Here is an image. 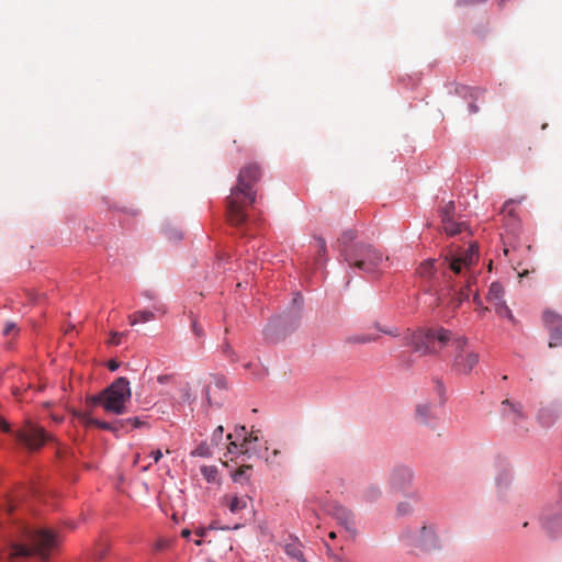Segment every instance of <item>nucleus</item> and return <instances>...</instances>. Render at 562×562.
<instances>
[{"label":"nucleus","mask_w":562,"mask_h":562,"mask_svg":"<svg viewBox=\"0 0 562 562\" xmlns=\"http://www.w3.org/2000/svg\"><path fill=\"white\" fill-rule=\"evenodd\" d=\"M261 178V170L257 164L244 166L237 177V183L232 188L226 199V213L229 223L234 226H241L247 221L245 207L256 202V183Z\"/></svg>","instance_id":"nucleus-1"},{"label":"nucleus","mask_w":562,"mask_h":562,"mask_svg":"<svg viewBox=\"0 0 562 562\" xmlns=\"http://www.w3.org/2000/svg\"><path fill=\"white\" fill-rule=\"evenodd\" d=\"M131 396L128 380L120 376L99 394L88 397L87 403L92 406L100 405L106 413L122 415L126 413V403Z\"/></svg>","instance_id":"nucleus-2"},{"label":"nucleus","mask_w":562,"mask_h":562,"mask_svg":"<svg viewBox=\"0 0 562 562\" xmlns=\"http://www.w3.org/2000/svg\"><path fill=\"white\" fill-rule=\"evenodd\" d=\"M345 261L351 268H357L364 272H372L382 262L383 254L372 245L359 243L356 244L355 251H345Z\"/></svg>","instance_id":"nucleus-3"},{"label":"nucleus","mask_w":562,"mask_h":562,"mask_svg":"<svg viewBox=\"0 0 562 562\" xmlns=\"http://www.w3.org/2000/svg\"><path fill=\"white\" fill-rule=\"evenodd\" d=\"M401 539L409 547L423 552H431L440 548V540L435 525H423L418 529H406L402 532Z\"/></svg>","instance_id":"nucleus-4"},{"label":"nucleus","mask_w":562,"mask_h":562,"mask_svg":"<svg viewBox=\"0 0 562 562\" xmlns=\"http://www.w3.org/2000/svg\"><path fill=\"white\" fill-rule=\"evenodd\" d=\"M15 440L30 451L38 450L50 436L37 424L26 420L24 425L13 432Z\"/></svg>","instance_id":"nucleus-5"},{"label":"nucleus","mask_w":562,"mask_h":562,"mask_svg":"<svg viewBox=\"0 0 562 562\" xmlns=\"http://www.w3.org/2000/svg\"><path fill=\"white\" fill-rule=\"evenodd\" d=\"M477 260L479 247L476 243L471 244L468 249L462 250L457 255H450L446 257L449 269L454 274H462L464 271V278L473 276L471 268L477 262Z\"/></svg>","instance_id":"nucleus-6"},{"label":"nucleus","mask_w":562,"mask_h":562,"mask_svg":"<svg viewBox=\"0 0 562 562\" xmlns=\"http://www.w3.org/2000/svg\"><path fill=\"white\" fill-rule=\"evenodd\" d=\"M405 345L412 346L416 352L424 356L438 353L437 347L432 345L430 335H428V328L408 333L405 336Z\"/></svg>","instance_id":"nucleus-7"},{"label":"nucleus","mask_w":562,"mask_h":562,"mask_svg":"<svg viewBox=\"0 0 562 562\" xmlns=\"http://www.w3.org/2000/svg\"><path fill=\"white\" fill-rule=\"evenodd\" d=\"M414 473L406 465H397L389 474L387 485L391 492L403 493L412 486Z\"/></svg>","instance_id":"nucleus-8"},{"label":"nucleus","mask_w":562,"mask_h":562,"mask_svg":"<svg viewBox=\"0 0 562 562\" xmlns=\"http://www.w3.org/2000/svg\"><path fill=\"white\" fill-rule=\"evenodd\" d=\"M543 322L550 331L549 347L554 348L562 345V316L552 310L543 312Z\"/></svg>","instance_id":"nucleus-9"},{"label":"nucleus","mask_w":562,"mask_h":562,"mask_svg":"<svg viewBox=\"0 0 562 562\" xmlns=\"http://www.w3.org/2000/svg\"><path fill=\"white\" fill-rule=\"evenodd\" d=\"M480 356L476 351L470 350L453 357L452 370L458 374L469 375L473 368L479 363Z\"/></svg>","instance_id":"nucleus-10"},{"label":"nucleus","mask_w":562,"mask_h":562,"mask_svg":"<svg viewBox=\"0 0 562 562\" xmlns=\"http://www.w3.org/2000/svg\"><path fill=\"white\" fill-rule=\"evenodd\" d=\"M324 510L347 530L352 531L355 529L353 514L348 508L338 503H330L324 508Z\"/></svg>","instance_id":"nucleus-11"},{"label":"nucleus","mask_w":562,"mask_h":562,"mask_svg":"<svg viewBox=\"0 0 562 562\" xmlns=\"http://www.w3.org/2000/svg\"><path fill=\"white\" fill-rule=\"evenodd\" d=\"M428 335H430L431 342L438 351L450 345L454 338L453 333L442 326L428 327Z\"/></svg>","instance_id":"nucleus-12"},{"label":"nucleus","mask_w":562,"mask_h":562,"mask_svg":"<svg viewBox=\"0 0 562 562\" xmlns=\"http://www.w3.org/2000/svg\"><path fill=\"white\" fill-rule=\"evenodd\" d=\"M503 416L518 427H524L522 420L525 419L522 406L519 403H512L509 400L502 402Z\"/></svg>","instance_id":"nucleus-13"},{"label":"nucleus","mask_w":562,"mask_h":562,"mask_svg":"<svg viewBox=\"0 0 562 562\" xmlns=\"http://www.w3.org/2000/svg\"><path fill=\"white\" fill-rule=\"evenodd\" d=\"M542 526L550 536H562V512L553 516L544 517Z\"/></svg>","instance_id":"nucleus-14"},{"label":"nucleus","mask_w":562,"mask_h":562,"mask_svg":"<svg viewBox=\"0 0 562 562\" xmlns=\"http://www.w3.org/2000/svg\"><path fill=\"white\" fill-rule=\"evenodd\" d=\"M357 238V232L353 229L345 231L337 240L340 256L345 259V251H355L356 244L352 243Z\"/></svg>","instance_id":"nucleus-15"},{"label":"nucleus","mask_w":562,"mask_h":562,"mask_svg":"<svg viewBox=\"0 0 562 562\" xmlns=\"http://www.w3.org/2000/svg\"><path fill=\"white\" fill-rule=\"evenodd\" d=\"M474 281V276H469L468 278H465V286L456 292L449 302V305H451L453 310L458 308L463 301L469 299L471 292V284Z\"/></svg>","instance_id":"nucleus-16"},{"label":"nucleus","mask_w":562,"mask_h":562,"mask_svg":"<svg viewBox=\"0 0 562 562\" xmlns=\"http://www.w3.org/2000/svg\"><path fill=\"white\" fill-rule=\"evenodd\" d=\"M361 497L364 502L375 503L382 497V488L379 484L371 483L362 490Z\"/></svg>","instance_id":"nucleus-17"},{"label":"nucleus","mask_w":562,"mask_h":562,"mask_svg":"<svg viewBox=\"0 0 562 562\" xmlns=\"http://www.w3.org/2000/svg\"><path fill=\"white\" fill-rule=\"evenodd\" d=\"M505 290L504 286L499 282H493L490 285L487 293V301L494 305L498 302H504Z\"/></svg>","instance_id":"nucleus-18"},{"label":"nucleus","mask_w":562,"mask_h":562,"mask_svg":"<svg viewBox=\"0 0 562 562\" xmlns=\"http://www.w3.org/2000/svg\"><path fill=\"white\" fill-rule=\"evenodd\" d=\"M416 418L420 424L428 425L434 418L431 406L428 403H422L416 406Z\"/></svg>","instance_id":"nucleus-19"},{"label":"nucleus","mask_w":562,"mask_h":562,"mask_svg":"<svg viewBox=\"0 0 562 562\" xmlns=\"http://www.w3.org/2000/svg\"><path fill=\"white\" fill-rule=\"evenodd\" d=\"M224 501L233 514H237L247 507L246 497L225 496Z\"/></svg>","instance_id":"nucleus-20"},{"label":"nucleus","mask_w":562,"mask_h":562,"mask_svg":"<svg viewBox=\"0 0 562 562\" xmlns=\"http://www.w3.org/2000/svg\"><path fill=\"white\" fill-rule=\"evenodd\" d=\"M450 347L452 348V358L454 356H458L459 353H464L471 350L469 348V340L464 336H454L450 344Z\"/></svg>","instance_id":"nucleus-21"},{"label":"nucleus","mask_w":562,"mask_h":562,"mask_svg":"<svg viewBox=\"0 0 562 562\" xmlns=\"http://www.w3.org/2000/svg\"><path fill=\"white\" fill-rule=\"evenodd\" d=\"M284 551L290 558L296 560L297 562H306L303 557L302 544L300 542L294 541L291 543H286L284 547Z\"/></svg>","instance_id":"nucleus-22"},{"label":"nucleus","mask_w":562,"mask_h":562,"mask_svg":"<svg viewBox=\"0 0 562 562\" xmlns=\"http://www.w3.org/2000/svg\"><path fill=\"white\" fill-rule=\"evenodd\" d=\"M442 226L445 232L450 235L454 236L459 233H461L463 229H465L464 223H456L450 216L445 217V222H442Z\"/></svg>","instance_id":"nucleus-23"},{"label":"nucleus","mask_w":562,"mask_h":562,"mask_svg":"<svg viewBox=\"0 0 562 562\" xmlns=\"http://www.w3.org/2000/svg\"><path fill=\"white\" fill-rule=\"evenodd\" d=\"M155 318V314L150 311H138L128 316L130 324L135 326L138 323H147Z\"/></svg>","instance_id":"nucleus-24"},{"label":"nucleus","mask_w":562,"mask_h":562,"mask_svg":"<svg viewBox=\"0 0 562 562\" xmlns=\"http://www.w3.org/2000/svg\"><path fill=\"white\" fill-rule=\"evenodd\" d=\"M378 336L369 335V334H357L349 336L346 341L348 344H368L371 341H375Z\"/></svg>","instance_id":"nucleus-25"},{"label":"nucleus","mask_w":562,"mask_h":562,"mask_svg":"<svg viewBox=\"0 0 562 562\" xmlns=\"http://www.w3.org/2000/svg\"><path fill=\"white\" fill-rule=\"evenodd\" d=\"M418 274L423 278H429L435 272V261L434 260H427L423 262L417 270Z\"/></svg>","instance_id":"nucleus-26"},{"label":"nucleus","mask_w":562,"mask_h":562,"mask_svg":"<svg viewBox=\"0 0 562 562\" xmlns=\"http://www.w3.org/2000/svg\"><path fill=\"white\" fill-rule=\"evenodd\" d=\"M495 312L501 316V317H506L508 319H513L514 316H513V313L510 311V308L507 306L506 302H498L496 304L493 305Z\"/></svg>","instance_id":"nucleus-27"},{"label":"nucleus","mask_w":562,"mask_h":562,"mask_svg":"<svg viewBox=\"0 0 562 562\" xmlns=\"http://www.w3.org/2000/svg\"><path fill=\"white\" fill-rule=\"evenodd\" d=\"M74 416L86 427L95 426L97 419L91 417L88 413L75 412Z\"/></svg>","instance_id":"nucleus-28"},{"label":"nucleus","mask_w":562,"mask_h":562,"mask_svg":"<svg viewBox=\"0 0 562 562\" xmlns=\"http://www.w3.org/2000/svg\"><path fill=\"white\" fill-rule=\"evenodd\" d=\"M413 513V506L409 502H400L396 506V515L400 517L411 515Z\"/></svg>","instance_id":"nucleus-29"},{"label":"nucleus","mask_w":562,"mask_h":562,"mask_svg":"<svg viewBox=\"0 0 562 562\" xmlns=\"http://www.w3.org/2000/svg\"><path fill=\"white\" fill-rule=\"evenodd\" d=\"M222 352L224 356L229 358L232 362H236L238 360L236 352L234 351L233 347L229 345L228 341H225L222 345Z\"/></svg>","instance_id":"nucleus-30"},{"label":"nucleus","mask_w":562,"mask_h":562,"mask_svg":"<svg viewBox=\"0 0 562 562\" xmlns=\"http://www.w3.org/2000/svg\"><path fill=\"white\" fill-rule=\"evenodd\" d=\"M127 333H120V331H111L110 338L108 340L109 345L117 346L121 344V338L125 337Z\"/></svg>","instance_id":"nucleus-31"},{"label":"nucleus","mask_w":562,"mask_h":562,"mask_svg":"<svg viewBox=\"0 0 562 562\" xmlns=\"http://www.w3.org/2000/svg\"><path fill=\"white\" fill-rule=\"evenodd\" d=\"M513 200H508L502 207V214L510 217H515V207L513 206Z\"/></svg>","instance_id":"nucleus-32"},{"label":"nucleus","mask_w":562,"mask_h":562,"mask_svg":"<svg viewBox=\"0 0 562 562\" xmlns=\"http://www.w3.org/2000/svg\"><path fill=\"white\" fill-rule=\"evenodd\" d=\"M227 450H228V453H246L247 452V449H245V445L241 443L240 446H238L235 441H231L228 447H227Z\"/></svg>","instance_id":"nucleus-33"},{"label":"nucleus","mask_w":562,"mask_h":562,"mask_svg":"<svg viewBox=\"0 0 562 562\" xmlns=\"http://www.w3.org/2000/svg\"><path fill=\"white\" fill-rule=\"evenodd\" d=\"M112 427H113V429H111V432H113L116 436H119V432L121 430L127 428L125 419H120V420L112 423Z\"/></svg>","instance_id":"nucleus-34"},{"label":"nucleus","mask_w":562,"mask_h":562,"mask_svg":"<svg viewBox=\"0 0 562 562\" xmlns=\"http://www.w3.org/2000/svg\"><path fill=\"white\" fill-rule=\"evenodd\" d=\"M223 432H224V429L222 426H218L214 432H213V436H212V443L214 445H218L221 441H222V438H223Z\"/></svg>","instance_id":"nucleus-35"},{"label":"nucleus","mask_w":562,"mask_h":562,"mask_svg":"<svg viewBox=\"0 0 562 562\" xmlns=\"http://www.w3.org/2000/svg\"><path fill=\"white\" fill-rule=\"evenodd\" d=\"M454 213V203L453 202H449L443 211H442V214H441V222H445V217L446 216H450L452 218V215Z\"/></svg>","instance_id":"nucleus-36"},{"label":"nucleus","mask_w":562,"mask_h":562,"mask_svg":"<svg viewBox=\"0 0 562 562\" xmlns=\"http://www.w3.org/2000/svg\"><path fill=\"white\" fill-rule=\"evenodd\" d=\"M375 327L383 334L385 335H390V336H393V337H397L400 335V331L396 327H392V328H386V327H381L380 325H375Z\"/></svg>","instance_id":"nucleus-37"},{"label":"nucleus","mask_w":562,"mask_h":562,"mask_svg":"<svg viewBox=\"0 0 562 562\" xmlns=\"http://www.w3.org/2000/svg\"><path fill=\"white\" fill-rule=\"evenodd\" d=\"M193 453L200 457L211 456V453L209 452V447L205 443H201Z\"/></svg>","instance_id":"nucleus-38"},{"label":"nucleus","mask_w":562,"mask_h":562,"mask_svg":"<svg viewBox=\"0 0 562 562\" xmlns=\"http://www.w3.org/2000/svg\"><path fill=\"white\" fill-rule=\"evenodd\" d=\"M192 330L194 333V335L198 337V338H201L203 337L204 333H203V328L198 324V321L195 318L192 319Z\"/></svg>","instance_id":"nucleus-39"},{"label":"nucleus","mask_w":562,"mask_h":562,"mask_svg":"<svg viewBox=\"0 0 562 562\" xmlns=\"http://www.w3.org/2000/svg\"><path fill=\"white\" fill-rule=\"evenodd\" d=\"M125 423H126V426L127 427L130 426L131 428H137L140 425H143V422H140L139 418H137V417L126 418Z\"/></svg>","instance_id":"nucleus-40"},{"label":"nucleus","mask_w":562,"mask_h":562,"mask_svg":"<svg viewBox=\"0 0 562 562\" xmlns=\"http://www.w3.org/2000/svg\"><path fill=\"white\" fill-rule=\"evenodd\" d=\"M317 243H318V256L323 257L326 254V241L324 238L318 237Z\"/></svg>","instance_id":"nucleus-41"},{"label":"nucleus","mask_w":562,"mask_h":562,"mask_svg":"<svg viewBox=\"0 0 562 562\" xmlns=\"http://www.w3.org/2000/svg\"><path fill=\"white\" fill-rule=\"evenodd\" d=\"M95 427L103 429V430H108V431H111V429H113L112 423L102 422L99 419L95 420Z\"/></svg>","instance_id":"nucleus-42"},{"label":"nucleus","mask_w":562,"mask_h":562,"mask_svg":"<svg viewBox=\"0 0 562 562\" xmlns=\"http://www.w3.org/2000/svg\"><path fill=\"white\" fill-rule=\"evenodd\" d=\"M473 301L477 305L479 313L483 315L487 311V307L482 306V302L477 293H475Z\"/></svg>","instance_id":"nucleus-43"},{"label":"nucleus","mask_w":562,"mask_h":562,"mask_svg":"<svg viewBox=\"0 0 562 562\" xmlns=\"http://www.w3.org/2000/svg\"><path fill=\"white\" fill-rule=\"evenodd\" d=\"M279 454H280V450L274 449V450L272 451V456L267 458V461H268L270 464L281 465V463H280V462H278V461L276 460V458H277Z\"/></svg>","instance_id":"nucleus-44"},{"label":"nucleus","mask_w":562,"mask_h":562,"mask_svg":"<svg viewBox=\"0 0 562 562\" xmlns=\"http://www.w3.org/2000/svg\"><path fill=\"white\" fill-rule=\"evenodd\" d=\"M251 469V465H243L240 467L234 474V480H237L239 476L244 475L248 470Z\"/></svg>","instance_id":"nucleus-45"},{"label":"nucleus","mask_w":562,"mask_h":562,"mask_svg":"<svg viewBox=\"0 0 562 562\" xmlns=\"http://www.w3.org/2000/svg\"><path fill=\"white\" fill-rule=\"evenodd\" d=\"M214 384L217 389H225L226 387V381L222 376H214Z\"/></svg>","instance_id":"nucleus-46"},{"label":"nucleus","mask_w":562,"mask_h":562,"mask_svg":"<svg viewBox=\"0 0 562 562\" xmlns=\"http://www.w3.org/2000/svg\"><path fill=\"white\" fill-rule=\"evenodd\" d=\"M257 432L258 431H251L248 437H244L243 443L246 445L247 442L258 441L259 437Z\"/></svg>","instance_id":"nucleus-47"},{"label":"nucleus","mask_w":562,"mask_h":562,"mask_svg":"<svg viewBox=\"0 0 562 562\" xmlns=\"http://www.w3.org/2000/svg\"><path fill=\"white\" fill-rule=\"evenodd\" d=\"M151 458L154 459V462L157 463L160 461V459L162 458V452L161 450L157 449L155 451H153L150 453Z\"/></svg>","instance_id":"nucleus-48"},{"label":"nucleus","mask_w":562,"mask_h":562,"mask_svg":"<svg viewBox=\"0 0 562 562\" xmlns=\"http://www.w3.org/2000/svg\"><path fill=\"white\" fill-rule=\"evenodd\" d=\"M0 430L10 432V425L0 416Z\"/></svg>","instance_id":"nucleus-49"},{"label":"nucleus","mask_w":562,"mask_h":562,"mask_svg":"<svg viewBox=\"0 0 562 562\" xmlns=\"http://www.w3.org/2000/svg\"><path fill=\"white\" fill-rule=\"evenodd\" d=\"M119 367H120V363L115 360H110L108 362V368L110 371H116L119 369Z\"/></svg>","instance_id":"nucleus-50"},{"label":"nucleus","mask_w":562,"mask_h":562,"mask_svg":"<svg viewBox=\"0 0 562 562\" xmlns=\"http://www.w3.org/2000/svg\"><path fill=\"white\" fill-rule=\"evenodd\" d=\"M15 328V325L13 323H9L3 328V335L8 336L10 333Z\"/></svg>","instance_id":"nucleus-51"},{"label":"nucleus","mask_w":562,"mask_h":562,"mask_svg":"<svg viewBox=\"0 0 562 562\" xmlns=\"http://www.w3.org/2000/svg\"><path fill=\"white\" fill-rule=\"evenodd\" d=\"M456 91H457L458 93L462 94V93H465V92L471 91V89H470V88H468V87L462 86V87H458V88L456 89Z\"/></svg>","instance_id":"nucleus-52"},{"label":"nucleus","mask_w":562,"mask_h":562,"mask_svg":"<svg viewBox=\"0 0 562 562\" xmlns=\"http://www.w3.org/2000/svg\"><path fill=\"white\" fill-rule=\"evenodd\" d=\"M207 529H211V530H215V529H223V530H225V529H229V528H228V527H218V526L216 525V522H212V524L209 526V528H207Z\"/></svg>","instance_id":"nucleus-53"},{"label":"nucleus","mask_w":562,"mask_h":562,"mask_svg":"<svg viewBox=\"0 0 562 562\" xmlns=\"http://www.w3.org/2000/svg\"><path fill=\"white\" fill-rule=\"evenodd\" d=\"M170 376L169 375H159L157 378L158 382L159 383H166L167 381H169Z\"/></svg>","instance_id":"nucleus-54"},{"label":"nucleus","mask_w":562,"mask_h":562,"mask_svg":"<svg viewBox=\"0 0 562 562\" xmlns=\"http://www.w3.org/2000/svg\"><path fill=\"white\" fill-rule=\"evenodd\" d=\"M206 532V528H198L195 530V535L199 536V537H203Z\"/></svg>","instance_id":"nucleus-55"},{"label":"nucleus","mask_w":562,"mask_h":562,"mask_svg":"<svg viewBox=\"0 0 562 562\" xmlns=\"http://www.w3.org/2000/svg\"><path fill=\"white\" fill-rule=\"evenodd\" d=\"M442 301H443V293H439L438 296L436 297V305L439 306L440 304H442Z\"/></svg>","instance_id":"nucleus-56"},{"label":"nucleus","mask_w":562,"mask_h":562,"mask_svg":"<svg viewBox=\"0 0 562 562\" xmlns=\"http://www.w3.org/2000/svg\"><path fill=\"white\" fill-rule=\"evenodd\" d=\"M469 110H470L471 113H476L479 111V108L474 103H471L469 105Z\"/></svg>","instance_id":"nucleus-57"},{"label":"nucleus","mask_w":562,"mask_h":562,"mask_svg":"<svg viewBox=\"0 0 562 562\" xmlns=\"http://www.w3.org/2000/svg\"><path fill=\"white\" fill-rule=\"evenodd\" d=\"M236 434H237V436L245 435L246 434L245 426H241L239 429H236Z\"/></svg>","instance_id":"nucleus-58"},{"label":"nucleus","mask_w":562,"mask_h":562,"mask_svg":"<svg viewBox=\"0 0 562 562\" xmlns=\"http://www.w3.org/2000/svg\"><path fill=\"white\" fill-rule=\"evenodd\" d=\"M190 535H191V532H190V530H189V529H183V530L181 531V536H182L183 538H189V537H190Z\"/></svg>","instance_id":"nucleus-59"},{"label":"nucleus","mask_w":562,"mask_h":562,"mask_svg":"<svg viewBox=\"0 0 562 562\" xmlns=\"http://www.w3.org/2000/svg\"><path fill=\"white\" fill-rule=\"evenodd\" d=\"M205 395H206V400L210 404H212V400H211V396H210V386H206L205 389Z\"/></svg>","instance_id":"nucleus-60"},{"label":"nucleus","mask_w":562,"mask_h":562,"mask_svg":"<svg viewBox=\"0 0 562 562\" xmlns=\"http://www.w3.org/2000/svg\"><path fill=\"white\" fill-rule=\"evenodd\" d=\"M328 537H329L330 539H335V538L337 537V535H336V532H335V531H330V532H329V535H328Z\"/></svg>","instance_id":"nucleus-61"},{"label":"nucleus","mask_w":562,"mask_h":562,"mask_svg":"<svg viewBox=\"0 0 562 562\" xmlns=\"http://www.w3.org/2000/svg\"><path fill=\"white\" fill-rule=\"evenodd\" d=\"M140 456L137 453L134 459V464H137L139 462Z\"/></svg>","instance_id":"nucleus-62"},{"label":"nucleus","mask_w":562,"mask_h":562,"mask_svg":"<svg viewBox=\"0 0 562 562\" xmlns=\"http://www.w3.org/2000/svg\"><path fill=\"white\" fill-rule=\"evenodd\" d=\"M201 543H202V540H200V539H199V540H195V544H196V546H200Z\"/></svg>","instance_id":"nucleus-63"},{"label":"nucleus","mask_w":562,"mask_h":562,"mask_svg":"<svg viewBox=\"0 0 562 562\" xmlns=\"http://www.w3.org/2000/svg\"><path fill=\"white\" fill-rule=\"evenodd\" d=\"M54 419H55L56 422H61V418H59V417H54Z\"/></svg>","instance_id":"nucleus-64"}]
</instances>
